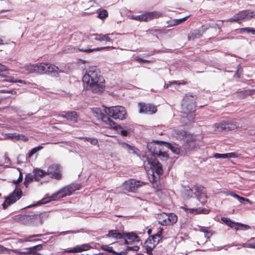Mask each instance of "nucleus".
Masks as SVG:
<instances>
[{"mask_svg":"<svg viewBox=\"0 0 255 255\" xmlns=\"http://www.w3.org/2000/svg\"><path fill=\"white\" fill-rule=\"evenodd\" d=\"M83 81L94 93L101 94L105 90V79L96 66H91L87 70Z\"/></svg>","mask_w":255,"mask_h":255,"instance_id":"1","label":"nucleus"},{"mask_svg":"<svg viewBox=\"0 0 255 255\" xmlns=\"http://www.w3.org/2000/svg\"><path fill=\"white\" fill-rule=\"evenodd\" d=\"M106 112L108 116L102 114L101 116L102 121L109 126V128L115 130L121 129L122 127L117 125L115 122L111 120V117L114 119L123 120L127 113L125 108L122 106L112 107L108 108Z\"/></svg>","mask_w":255,"mask_h":255,"instance_id":"2","label":"nucleus"},{"mask_svg":"<svg viewBox=\"0 0 255 255\" xmlns=\"http://www.w3.org/2000/svg\"><path fill=\"white\" fill-rule=\"evenodd\" d=\"M150 152L152 154H153V155L151 156L150 158H146V161L147 162V164L146 165H148L151 169L152 174H151L150 177H152L153 175H156V177H160V176L163 174V170L161 164L159 162L158 160L155 158L154 155H162L164 157L165 156V154L160 151H155V150L152 151L150 149ZM166 157H167V156H166Z\"/></svg>","mask_w":255,"mask_h":255,"instance_id":"3","label":"nucleus"},{"mask_svg":"<svg viewBox=\"0 0 255 255\" xmlns=\"http://www.w3.org/2000/svg\"><path fill=\"white\" fill-rule=\"evenodd\" d=\"M196 97L195 95L190 93L186 94L183 98L182 104V112L187 115L190 114L192 116V113L195 111L194 109L196 105Z\"/></svg>","mask_w":255,"mask_h":255,"instance_id":"4","label":"nucleus"},{"mask_svg":"<svg viewBox=\"0 0 255 255\" xmlns=\"http://www.w3.org/2000/svg\"><path fill=\"white\" fill-rule=\"evenodd\" d=\"M162 13L158 11H154L151 12H147L142 14L138 15H131L128 16V18L139 21H149L154 19L157 18L162 16Z\"/></svg>","mask_w":255,"mask_h":255,"instance_id":"5","label":"nucleus"},{"mask_svg":"<svg viewBox=\"0 0 255 255\" xmlns=\"http://www.w3.org/2000/svg\"><path fill=\"white\" fill-rule=\"evenodd\" d=\"M81 185L79 184H72L66 186L58 192L55 193L53 197L56 198H62L67 196H69L74 193L75 191L79 190L81 188Z\"/></svg>","mask_w":255,"mask_h":255,"instance_id":"6","label":"nucleus"},{"mask_svg":"<svg viewBox=\"0 0 255 255\" xmlns=\"http://www.w3.org/2000/svg\"><path fill=\"white\" fill-rule=\"evenodd\" d=\"M238 127L236 122L230 121H223L214 125V130L219 132L234 130Z\"/></svg>","mask_w":255,"mask_h":255,"instance_id":"7","label":"nucleus"},{"mask_svg":"<svg viewBox=\"0 0 255 255\" xmlns=\"http://www.w3.org/2000/svg\"><path fill=\"white\" fill-rule=\"evenodd\" d=\"M157 219L158 223L162 226L173 225L177 221V216L173 213L167 214L163 212L158 215Z\"/></svg>","mask_w":255,"mask_h":255,"instance_id":"8","label":"nucleus"},{"mask_svg":"<svg viewBox=\"0 0 255 255\" xmlns=\"http://www.w3.org/2000/svg\"><path fill=\"white\" fill-rule=\"evenodd\" d=\"M22 191L20 188H16L5 200L2 204L3 209L15 203L22 196Z\"/></svg>","mask_w":255,"mask_h":255,"instance_id":"9","label":"nucleus"},{"mask_svg":"<svg viewBox=\"0 0 255 255\" xmlns=\"http://www.w3.org/2000/svg\"><path fill=\"white\" fill-rule=\"evenodd\" d=\"M46 174L51 178L56 180H60L62 178L61 168L57 164H52L49 166L46 171Z\"/></svg>","mask_w":255,"mask_h":255,"instance_id":"10","label":"nucleus"},{"mask_svg":"<svg viewBox=\"0 0 255 255\" xmlns=\"http://www.w3.org/2000/svg\"><path fill=\"white\" fill-rule=\"evenodd\" d=\"M195 192L194 194L199 202L202 205L207 202V196L205 188L202 185L197 184L195 186Z\"/></svg>","mask_w":255,"mask_h":255,"instance_id":"11","label":"nucleus"},{"mask_svg":"<svg viewBox=\"0 0 255 255\" xmlns=\"http://www.w3.org/2000/svg\"><path fill=\"white\" fill-rule=\"evenodd\" d=\"M18 219L21 223L25 225L32 224V220H38L40 222H41L40 218V214H33L32 213L19 216Z\"/></svg>","mask_w":255,"mask_h":255,"instance_id":"12","label":"nucleus"},{"mask_svg":"<svg viewBox=\"0 0 255 255\" xmlns=\"http://www.w3.org/2000/svg\"><path fill=\"white\" fill-rule=\"evenodd\" d=\"M138 107L139 112L140 114L152 115L157 112L156 107L150 104L139 103Z\"/></svg>","mask_w":255,"mask_h":255,"instance_id":"13","label":"nucleus"},{"mask_svg":"<svg viewBox=\"0 0 255 255\" xmlns=\"http://www.w3.org/2000/svg\"><path fill=\"white\" fill-rule=\"evenodd\" d=\"M221 221L225 223L229 227L235 228L236 230H247L250 229V227L245 224H242L238 223H234L230 220V218L227 217H222Z\"/></svg>","mask_w":255,"mask_h":255,"instance_id":"14","label":"nucleus"},{"mask_svg":"<svg viewBox=\"0 0 255 255\" xmlns=\"http://www.w3.org/2000/svg\"><path fill=\"white\" fill-rule=\"evenodd\" d=\"M140 241V238L134 232H128V251H137L139 249V246L137 245L130 246L132 243H139Z\"/></svg>","mask_w":255,"mask_h":255,"instance_id":"15","label":"nucleus"},{"mask_svg":"<svg viewBox=\"0 0 255 255\" xmlns=\"http://www.w3.org/2000/svg\"><path fill=\"white\" fill-rule=\"evenodd\" d=\"M91 35L95 36L94 39L95 40L99 41L100 42H112L113 40L115 39V38L114 37V34L113 33H108L106 34H103L102 33H95L91 34Z\"/></svg>","mask_w":255,"mask_h":255,"instance_id":"16","label":"nucleus"},{"mask_svg":"<svg viewBox=\"0 0 255 255\" xmlns=\"http://www.w3.org/2000/svg\"><path fill=\"white\" fill-rule=\"evenodd\" d=\"M42 249V245L39 244L33 247L25 249V251L23 252H18L20 255H38L37 253V251H40Z\"/></svg>","mask_w":255,"mask_h":255,"instance_id":"17","label":"nucleus"},{"mask_svg":"<svg viewBox=\"0 0 255 255\" xmlns=\"http://www.w3.org/2000/svg\"><path fill=\"white\" fill-rule=\"evenodd\" d=\"M239 21L249 19L255 17V11L252 10H245L240 11L237 13Z\"/></svg>","mask_w":255,"mask_h":255,"instance_id":"18","label":"nucleus"},{"mask_svg":"<svg viewBox=\"0 0 255 255\" xmlns=\"http://www.w3.org/2000/svg\"><path fill=\"white\" fill-rule=\"evenodd\" d=\"M92 247L88 244L78 245L72 249H67L65 250V253H76L89 250Z\"/></svg>","mask_w":255,"mask_h":255,"instance_id":"19","label":"nucleus"},{"mask_svg":"<svg viewBox=\"0 0 255 255\" xmlns=\"http://www.w3.org/2000/svg\"><path fill=\"white\" fill-rule=\"evenodd\" d=\"M145 183L134 179L128 180V192H136L137 189L143 185Z\"/></svg>","mask_w":255,"mask_h":255,"instance_id":"20","label":"nucleus"},{"mask_svg":"<svg viewBox=\"0 0 255 255\" xmlns=\"http://www.w3.org/2000/svg\"><path fill=\"white\" fill-rule=\"evenodd\" d=\"M196 146V138L194 136L191 135L186 138V142L184 144V148L186 151H189L194 148Z\"/></svg>","mask_w":255,"mask_h":255,"instance_id":"21","label":"nucleus"},{"mask_svg":"<svg viewBox=\"0 0 255 255\" xmlns=\"http://www.w3.org/2000/svg\"><path fill=\"white\" fill-rule=\"evenodd\" d=\"M182 208L187 213L189 212L195 215L200 214H208L210 212V209L208 208H197L188 209L183 207H182Z\"/></svg>","mask_w":255,"mask_h":255,"instance_id":"22","label":"nucleus"},{"mask_svg":"<svg viewBox=\"0 0 255 255\" xmlns=\"http://www.w3.org/2000/svg\"><path fill=\"white\" fill-rule=\"evenodd\" d=\"M58 117L65 118L68 121H72L76 123L78 122L79 116L76 112L72 111L66 112L65 115H60Z\"/></svg>","mask_w":255,"mask_h":255,"instance_id":"23","label":"nucleus"},{"mask_svg":"<svg viewBox=\"0 0 255 255\" xmlns=\"http://www.w3.org/2000/svg\"><path fill=\"white\" fill-rule=\"evenodd\" d=\"M162 229H160L157 233L155 234L150 236L148 239L147 240V243H150L152 242L153 244L154 243L156 245L159 244L160 241L162 240Z\"/></svg>","mask_w":255,"mask_h":255,"instance_id":"24","label":"nucleus"},{"mask_svg":"<svg viewBox=\"0 0 255 255\" xmlns=\"http://www.w3.org/2000/svg\"><path fill=\"white\" fill-rule=\"evenodd\" d=\"M105 49H115V47L113 46H106V47H97L96 48H84L82 47L81 45H80L78 48V50L80 51L84 52L86 53H91L94 51H101Z\"/></svg>","mask_w":255,"mask_h":255,"instance_id":"25","label":"nucleus"},{"mask_svg":"<svg viewBox=\"0 0 255 255\" xmlns=\"http://www.w3.org/2000/svg\"><path fill=\"white\" fill-rule=\"evenodd\" d=\"M34 175V180L35 181L39 182L45 176L47 175L46 171L39 168H35L33 170Z\"/></svg>","mask_w":255,"mask_h":255,"instance_id":"26","label":"nucleus"},{"mask_svg":"<svg viewBox=\"0 0 255 255\" xmlns=\"http://www.w3.org/2000/svg\"><path fill=\"white\" fill-rule=\"evenodd\" d=\"M150 182L152 184V187L155 189L156 192H159L161 190L162 186L160 184V177H156V175H153L152 177H149Z\"/></svg>","mask_w":255,"mask_h":255,"instance_id":"27","label":"nucleus"},{"mask_svg":"<svg viewBox=\"0 0 255 255\" xmlns=\"http://www.w3.org/2000/svg\"><path fill=\"white\" fill-rule=\"evenodd\" d=\"M46 74H53L54 75H57L59 73V68L54 64L46 63Z\"/></svg>","mask_w":255,"mask_h":255,"instance_id":"28","label":"nucleus"},{"mask_svg":"<svg viewBox=\"0 0 255 255\" xmlns=\"http://www.w3.org/2000/svg\"><path fill=\"white\" fill-rule=\"evenodd\" d=\"M172 134L173 137L180 140L183 139L184 137L186 138L187 137L186 132L182 130L175 129L173 131Z\"/></svg>","mask_w":255,"mask_h":255,"instance_id":"29","label":"nucleus"},{"mask_svg":"<svg viewBox=\"0 0 255 255\" xmlns=\"http://www.w3.org/2000/svg\"><path fill=\"white\" fill-rule=\"evenodd\" d=\"M156 246V245L154 243L153 244L152 242L147 243V241H146L144 245V248L148 255H152V251Z\"/></svg>","mask_w":255,"mask_h":255,"instance_id":"30","label":"nucleus"},{"mask_svg":"<svg viewBox=\"0 0 255 255\" xmlns=\"http://www.w3.org/2000/svg\"><path fill=\"white\" fill-rule=\"evenodd\" d=\"M202 35L201 30L195 29L191 31L188 35L189 39H194L195 38H199Z\"/></svg>","mask_w":255,"mask_h":255,"instance_id":"31","label":"nucleus"},{"mask_svg":"<svg viewBox=\"0 0 255 255\" xmlns=\"http://www.w3.org/2000/svg\"><path fill=\"white\" fill-rule=\"evenodd\" d=\"M46 63H37V73L46 74Z\"/></svg>","mask_w":255,"mask_h":255,"instance_id":"32","label":"nucleus"},{"mask_svg":"<svg viewBox=\"0 0 255 255\" xmlns=\"http://www.w3.org/2000/svg\"><path fill=\"white\" fill-rule=\"evenodd\" d=\"M98 16L97 17L102 20L105 19L108 16V12L107 10L103 8H99L97 10Z\"/></svg>","mask_w":255,"mask_h":255,"instance_id":"33","label":"nucleus"},{"mask_svg":"<svg viewBox=\"0 0 255 255\" xmlns=\"http://www.w3.org/2000/svg\"><path fill=\"white\" fill-rule=\"evenodd\" d=\"M166 146L168 147L174 153L177 154L180 152V148L178 147L177 145L175 144L167 142Z\"/></svg>","mask_w":255,"mask_h":255,"instance_id":"34","label":"nucleus"},{"mask_svg":"<svg viewBox=\"0 0 255 255\" xmlns=\"http://www.w3.org/2000/svg\"><path fill=\"white\" fill-rule=\"evenodd\" d=\"M34 180V175H32L30 173H28L26 174L25 177V180L24 182V184L26 187H27L29 184L33 181Z\"/></svg>","mask_w":255,"mask_h":255,"instance_id":"35","label":"nucleus"},{"mask_svg":"<svg viewBox=\"0 0 255 255\" xmlns=\"http://www.w3.org/2000/svg\"><path fill=\"white\" fill-rule=\"evenodd\" d=\"M6 79L4 80V81L9 82L12 83H19L23 84H26V82L24 80H14V78L11 76H6Z\"/></svg>","mask_w":255,"mask_h":255,"instance_id":"36","label":"nucleus"},{"mask_svg":"<svg viewBox=\"0 0 255 255\" xmlns=\"http://www.w3.org/2000/svg\"><path fill=\"white\" fill-rule=\"evenodd\" d=\"M189 17V15L186 16L183 18H179V19H174L171 21V25H178L180 23L183 22L187 19V18Z\"/></svg>","mask_w":255,"mask_h":255,"instance_id":"37","label":"nucleus"},{"mask_svg":"<svg viewBox=\"0 0 255 255\" xmlns=\"http://www.w3.org/2000/svg\"><path fill=\"white\" fill-rule=\"evenodd\" d=\"M254 92L253 90H246L240 92L239 95L242 98H245L247 96L252 95Z\"/></svg>","mask_w":255,"mask_h":255,"instance_id":"38","label":"nucleus"},{"mask_svg":"<svg viewBox=\"0 0 255 255\" xmlns=\"http://www.w3.org/2000/svg\"><path fill=\"white\" fill-rule=\"evenodd\" d=\"M26 70L30 73H37V64L27 66Z\"/></svg>","mask_w":255,"mask_h":255,"instance_id":"39","label":"nucleus"},{"mask_svg":"<svg viewBox=\"0 0 255 255\" xmlns=\"http://www.w3.org/2000/svg\"><path fill=\"white\" fill-rule=\"evenodd\" d=\"M43 146L39 145L38 146L32 148L29 152H28V157H31L32 155L38 151L39 150L42 149L43 148Z\"/></svg>","mask_w":255,"mask_h":255,"instance_id":"40","label":"nucleus"},{"mask_svg":"<svg viewBox=\"0 0 255 255\" xmlns=\"http://www.w3.org/2000/svg\"><path fill=\"white\" fill-rule=\"evenodd\" d=\"M42 235H43L42 234H36V235H31V236H29L26 237L24 240L20 239L19 240V242L22 243V242H30V241H31V240H30V239L31 238L37 237H41Z\"/></svg>","mask_w":255,"mask_h":255,"instance_id":"41","label":"nucleus"},{"mask_svg":"<svg viewBox=\"0 0 255 255\" xmlns=\"http://www.w3.org/2000/svg\"><path fill=\"white\" fill-rule=\"evenodd\" d=\"M85 141L89 142L91 144L96 145L98 143V140L95 137H87L85 138Z\"/></svg>","mask_w":255,"mask_h":255,"instance_id":"42","label":"nucleus"},{"mask_svg":"<svg viewBox=\"0 0 255 255\" xmlns=\"http://www.w3.org/2000/svg\"><path fill=\"white\" fill-rule=\"evenodd\" d=\"M184 194L186 196L187 198H190L192 196L193 191L192 190L189 188L187 187L184 191Z\"/></svg>","mask_w":255,"mask_h":255,"instance_id":"43","label":"nucleus"},{"mask_svg":"<svg viewBox=\"0 0 255 255\" xmlns=\"http://www.w3.org/2000/svg\"><path fill=\"white\" fill-rule=\"evenodd\" d=\"M7 69L6 67L0 64V76L1 77H6V75L3 74V72H7Z\"/></svg>","mask_w":255,"mask_h":255,"instance_id":"44","label":"nucleus"},{"mask_svg":"<svg viewBox=\"0 0 255 255\" xmlns=\"http://www.w3.org/2000/svg\"><path fill=\"white\" fill-rule=\"evenodd\" d=\"M101 249L102 250L107 251L108 252L110 253H114V251L113 250V248L111 247H109L107 245H102L101 247Z\"/></svg>","mask_w":255,"mask_h":255,"instance_id":"45","label":"nucleus"},{"mask_svg":"<svg viewBox=\"0 0 255 255\" xmlns=\"http://www.w3.org/2000/svg\"><path fill=\"white\" fill-rule=\"evenodd\" d=\"M114 238L116 239H122V238H125L123 235L120 233L119 232H115ZM125 243L128 244V240L126 239H125Z\"/></svg>","mask_w":255,"mask_h":255,"instance_id":"46","label":"nucleus"},{"mask_svg":"<svg viewBox=\"0 0 255 255\" xmlns=\"http://www.w3.org/2000/svg\"><path fill=\"white\" fill-rule=\"evenodd\" d=\"M40 218L41 220V222H40V221L38 220H33V221H32V225H33L34 226L42 225L43 224V219L40 215Z\"/></svg>","mask_w":255,"mask_h":255,"instance_id":"47","label":"nucleus"},{"mask_svg":"<svg viewBox=\"0 0 255 255\" xmlns=\"http://www.w3.org/2000/svg\"><path fill=\"white\" fill-rule=\"evenodd\" d=\"M214 157L216 158H227V153H215L214 154Z\"/></svg>","mask_w":255,"mask_h":255,"instance_id":"48","label":"nucleus"},{"mask_svg":"<svg viewBox=\"0 0 255 255\" xmlns=\"http://www.w3.org/2000/svg\"><path fill=\"white\" fill-rule=\"evenodd\" d=\"M238 200L241 203H244L245 202H246V203L251 204V202L249 199L240 196Z\"/></svg>","mask_w":255,"mask_h":255,"instance_id":"49","label":"nucleus"},{"mask_svg":"<svg viewBox=\"0 0 255 255\" xmlns=\"http://www.w3.org/2000/svg\"><path fill=\"white\" fill-rule=\"evenodd\" d=\"M181 83L178 81H174L173 82H169L168 83L165 84L164 88H169L172 84H176V85H179Z\"/></svg>","mask_w":255,"mask_h":255,"instance_id":"50","label":"nucleus"},{"mask_svg":"<svg viewBox=\"0 0 255 255\" xmlns=\"http://www.w3.org/2000/svg\"><path fill=\"white\" fill-rule=\"evenodd\" d=\"M227 158H237L239 157V154L236 152L227 153Z\"/></svg>","mask_w":255,"mask_h":255,"instance_id":"51","label":"nucleus"},{"mask_svg":"<svg viewBox=\"0 0 255 255\" xmlns=\"http://www.w3.org/2000/svg\"><path fill=\"white\" fill-rule=\"evenodd\" d=\"M228 22H238L239 18H238L237 13H236L232 17L227 20Z\"/></svg>","mask_w":255,"mask_h":255,"instance_id":"52","label":"nucleus"},{"mask_svg":"<svg viewBox=\"0 0 255 255\" xmlns=\"http://www.w3.org/2000/svg\"><path fill=\"white\" fill-rule=\"evenodd\" d=\"M0 93H9V94H11L12 95L16 94V92L15 90H0Z\"/></svg>","mask_w":255,"mask_h":255,"instance_id":"53","label":"nucleus"},{"mask_svg":"<svg viewBox=\"0 0 255 255\" xmlns=\"http://www.w3.org/2000/svg\"><path fill=\"white\" fill-rule=\"evenodd\" d=\"M22 179H23L22 174L21 172V171H19V176L18 179L16 181H14L13 182L14 184H18L22 182Z\"/></svg>","mask_w":255,"mask_h":255,"instance_id":"54","label":"nucleus"},{"mask_svg":"<svg viewBox=\"0 0 255 255\" xmlns=\"http://www.w3.org/2000/svg\"><path fill=\"white\" fill-rule=\"evenodd\" d=\"M128 153H132L133 154H136L137 156H139V155L138 153L136 152V151L132 148L131 146H130L129 145H128Z\"/></svg>","mask_w":255,"mask_h":255,"instance_id":"55","label":"nucleus"},{"mask_svg":"<svg viewBox=\"0 0 255 255\" xmlns=\"http://www.w3.org/2000/svg\"><path fill=\"white\" fill-rule=\"evenodd\" d=\"M226 195H230L233 197H234L237 199H239L240 196L238 195V194H236L235 192H228L226 193Z\"/></svg>","mask_w":255,"mask_h":255,"instance_id":"56","label":"nucleus"},{"mask_svg":"<svg viewBox=\"0 0 255 255\" xmlns=\"http://www.w3.org/2000/svg\"><path fill=\"white\" fill-rule=\"evenodd\" d=\"M134 59H135V60H136V61H138L139 62H141V63H146V62H149L148 60L142 59V58L139 57V56H136L134 58Z\"/></svg>","mask_w":255,"mask_h":255,"instance_id":"57","label":"nucleus"},{"mask_svg":"<svg viewBox=\"0 0 255 255\" xmlns=\"http://www.w3.org/2000/svg\"><path fill=\"white\" fill-rule=\"evenodd\" d=\"M215 234V232L212 230H209L208 232L205 234V238L209 239L213 234Z\"/></svg>","mask_w":255,"mask_h":255,"instance_id":"58","label":"nucleus"},{"mask_svg":"<svg viewBox=\"0 0 255 255\" xmlns=\"http://www.w3.org/2000/svg\"><path fill=\"white\" fill-rule=\"evenodd\" d=\"M243 246V247H245V248L255 249V242L254 243H250V244H244V245Z\"/></svg>","mask_w":255,"mask_h":255,"instance_id":"59","label":"nucleus"},{"mask_svg":"<svg viewBox=\"0 0 255 255\" xmlns=\"http://www.w3.org/2000/svg\"><path fill=\"white\" fill-rule=\"evenodd\" d=\"M199 228L200 231L202 232H203L205 234H206L209 230L208 227L199 226Z\"/></svg>","mask_w":255,"mask_h":255,"instance_id":"60","label":"nucleus"},{"mask_svg":"<svg viewBox=\"0 0 255 255\" xmlns=\"http://www.w3.org/2000/svg\"><path fill=\"white\" fill-rule=\"evenodd\" d=\"M245 31L248 33H251L254 34V32H255V29L252 27H246V30Z\"/></svg>","mask_w":255,"mask_h":255,"instance_id":"61","label":"nucleus"},{"mask_svg":"<svg viewBox=\"0 0 255 255\" xmlns=\"http://www.w3.org/2000/svg\"><path fill=\"white\" fill-rule=\"evenodd\" d=\"M7 249L0 245V254L4 253L7 252Z\"/></svg>","mask_w":255,"mask_h":255,"instance_id":"62","label":"nucleus"},{"mask_svg":"<svg viewBox=\"0 0 255 255\" xmlns=\"http://www.w3.org/2000/svg\"><path fill=\"white\" fill-rule=\"evenodd\" d=\"M18 139H21L22 140H23L25 141H27L28 140V138L23 134L18 135Z\"/></svg>","mask_w":255,"mask_h":255,"instance_id":"63","label":"nucleus"},{"mask_svg":"<svg viewBox=\"0 0 255 255\" xmlns=\"http://www.w3.org/2000/svg\"><path fill=\"white\" fill-rule=\"evenodd\" d=\"M208 28V26L206 25H203L200 28L199 30H201L202 34Z\"/></svg>","mask_w":255,"mask_h":255,"instance_id":"64","label":"nucleus"}]
</instances>
